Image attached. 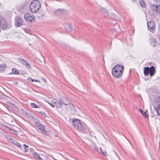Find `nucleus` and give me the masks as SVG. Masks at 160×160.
<instances>
[{
	"label": "nucleus",
	"instance_id": "f257e3e1",
	"mask_svg": "<svg viewBox=\"0 0 160 160\" xmlns=\"http://www.w3.org/2000/svg\"><path fill=\"white\" fill-rule=\"evenodd\" d=\"M72 122L73 127L77 130L84 133H88V129L85 128L81 123L79 119L73 118L72 120Z\"/></svg>",
	"mask_w": 160,
	"mask_h": 160
},
{
	"label": "nucleus",
	"instance_id": "f03ea898",
	"mask_svg": "<svg viewBox=\"0 0 160 160\" xmlns=\"http://www.w3.org/2000/svg\"><path fill=\"white\" fill-rule=\"evenodd\" d=\"M124 68V67L121 65L118 64L115 65L112 69V76L115 78H120L123 75Z\"/></svg>",
	"mask_w": 160,
	"mask_h": 160
},
{
	"label": "nucleus",
	"instance_id": "7ed1b4c3",
	"mask_svg": "<svg viewBox=\"0 0 160 160\" xmlns=\"http://www.w3.org/2000/svg\"><path fill=\"white\" fill-rule=\"evenodd\" d=\"M41 7V3L38 0H34L29 5V10L32 12L35 13L38 11Z\"/></svg>",
	"mask_w": 160,
	"mask_h": 160
},
{
	"label": "nucleus",
	"instance_id": "20e7f679",
	"mask_svg": "<svg viewBox=\"0 0 160 160\" xmlns=\"http://www.w3.org/2000/svg\"><path fill=\"white\" fill-rule=\"evenodd\" d=\"M0 27L2 30H6L11 28L12 24L10 22L7 23L4 18L0 15Z\"/></svg>",
	"mask_w": 160,
	"mask_h": 160
},
{
	"label": "nucleus",
	"instance_id": "39448f33",
	"mask_svg": "<svg viewBox=\"0 0 160 160\" xmlns=\"http://www.w3.org/2000/svg\"><path fill=\"white\" fill-rule=\"evenodd\" d=\"M155 72V69L153 66H152L150 68L148 67H145L143 69L144 75L147 76L149 74L150 76H153Z\"/></svg>",
	"mask_w": 160,
	"mask_h": 160
},
{
	"label": "nucleus",
	"instance_id": "423d86ee",
	"mask_svg": "<svg viewBox=\"0 0 160 160\" xmlns=\"http://www.w3.org/2000/svg\"><path fill=\"white\" fill-rule=\"evenodd\" d=\"M36 126L38 127L41 132L44 134H47V132L45 130L44 126L39 122H36L35 123Z\"/></svg>",
	"mask_w": 160,
	"mask_h": 160
},
{
	"label": "nucleus",
	"instance_id": "0eeeda50",
	"mask_svg": "<svg viewBox=\"0 0 160 160\" xmlns=\"http://www.w3.org/2000/svg\"><path fill=\"white\" fill-rule=\"evenodd\" d=\"M60 101L62 105H65L66 106L65 107H68V105L69 106L71 103L68 98L64 97H62L61 98Z\"/></svg>",
	"mask_w": 160,
	"mask_h": 160
},
{
	"label": "nucleus",
	"instance_id": "6e6552de",
	"mask_svg": "<svg viewBox=\"0 0 160 160\" xmlns=\"http://www.w3.org/2000/svg\"><path fill=\"white\" fill-rule=\"evenodd\" d=\"M23 22L21 18L19 17H16L15 18V25L16 27H19L22 26Z\"/></svg>",
	"mask_w": 160,
	"mask_h": 160
},
{
	"label": "nucleus",
	"instance_id": "1a4fd4ad",
	"mask_svg": "<svg viewBox=\"0 0 160 160\" xmlns=\"http://www.w3.org/2000/svg\"><path fill=\"white\" fill-rule=\"evenodd\" d=\"M150 8L155 13L160 14V5H152Z\"/></svg>",
	"mask_w": 160,
	"mask_h": 160
},
{
	"label": "nucleus",
	"instance_id": "9d476101",
	"mask_svg": "<svg viewBox=\"0 0 160 160\" xmlns=\"http://www.w3.org/2000/svg\"><path fill=\"white\" fill-rule=\"evenodd\" d=\"M147 26L148 29L152 32L154 30L155 26L153 21H150L147 22Z\"/></svg>",
	"mask_w": 160,
	"mask_h": 160
},
{
	"label": "nucleus",
	"instance_id": "9b49d317",
	"mask_svg": "<svg viewBox=\"0 0 160 160\" xmlns=\"http://www.w3.org/2000/svg\"><path fill=\"white\" fill-rule=\"evenodd\" d=\"M24 17L26 20L30 22H32L35 19V17L33 15H31L29 13H26L24 15Z\"/></svg>",
	"mask_w": 160,
	"mask_h": 160
},
{
	"label": "nucleus",
	"instance_id": "f8f14e48",
	"mask_svg": "<svg viewBox=\"0 0 160 160\" xmlns=\"http://www.w3.org/2000/svg\"><path fill=\"white\" fill-rule=\"evenodd\" d=\"M65 108L67 109H70L73 113L76 112V110L74 106L72 103L70 104L68 107H65Z\"/></svg>",
	"mask_w": 160,
	"mask_h": 160
},
{
	"label": "nucleus",
	"instance_id": "ddd939ff",
	"mask_svg": "<svg viewBox=\"0 0 160 160\" xmlns=\"http://www.w3.org/2000/svg\"><path fill=\"white\" fill-rule=\"evenodd\" d=\"M66 12V11L64 10L58 9L55 11L54 14L57 15H60L63 14L64 13Z\"/></svg>",
	"mask_w": 160,
	"mask_h": 160
},
{
	"label": "nucleus",
	"instance_id": "4468645a",
	"mask_svg": "<svg viewBox=\"0 0 160 160\" xmlns=\"http://www.w3.org/2000/svg\"><path fill=\"white\" fill-rule=\"evenodd\" d=\"M64 26L66 30H68L69 31H71L72 30V26L70 23H65L64 24Z\"/></svg>",
	"mask_w": 160,
	"mask_h": 160
},
{
	"label": "nucleus",
	"instance_id": "2eb2a0df",
	"mask_svg": "<svg viewBox=\"0 0 160 160\" xmlns=\"http://www.w3.org/2000/svg\"><path fill=\"white\" fill-rule=\"evenodd\" d=\"M149 42L151 45L153 47H155L156 45V40L155 38H151L149 39Z\"/></svg>",
	"mask_w": 160,
	"mask_h": 160
},
{
	"label": "nucleus",
	"instance_id": "dca6fc26",
	"mask_svg": "<svg viewBox=\"0 0 160 160\" xmlns=\"http://www.w3.org/2000/svg\"><path fill=\"white\" fill-rule=\"evenodd\" d=\"M22 112L23 114L27 117H28L30 118L31 117H32V116L31 115V113H30L29 112H26L24 110H23V109H22Z\"/></svg>",
	"mask_w": 160,
	"mask_h": 160
},
{
	"label": "nucleus",
	"instance_id": "f3484780",
	"mask_svg": "<svg viewBox=\"0 0 160 160\" xmlns=\"http://www.w3.org/2000/svg\"><path fill=\"white\" fill-rule=\"evenodd\" d=\"M61 102L60 100H57L55 104L54 105H55V107H56L57 108H59L61 107L62 106L61 103Z\"/></svg>",
	"mask_w": 160,
	"mask_h": 160
},
{
	"label": "nucleus",
	"instance_id": "a211bd4d",
	"mask_svg": "<svg viewBox=\"0 0 160 160\" xmlns=\"http://www.w3.org/2000/svg\"><path fill=\"white\" fill-rule=\"evenodd\" d=\"M139 3L141 7L143 8H145L146 7V3L143 0H140L139 1Z\"/></svg>",
	"mask_w": 160,
	"mask_h": 160
},
{
	"label": "nucleus",
	"instance_id": "6ab92c4d",
	"mask_svg": "<svg viewBox=\"0 0 160 160\" xmlns=\"http://www.w3.org/2000/svg\"><path fill=\"white\" fill-rule=\"evenodd\" d=\"M33 156L38 158L39 160H43V159L41 158L39 154L36 152H34L33 153Z\"/></svg>",
	"mask_w": 160,
	"mask_h": 160
},
{
	"label": "nucleus",
	"instance_id": "aec40b11",
	"mask_svg": "<svg viewBox=\"0 0 160 160\" xmlns=\"http://www.w3.org/2000/svg\"><path fill=\"white\" fill-rule=\"evenodd\" d=\"M18 59L19 60V62L22 64L23 65H25L26 64V63L27 62V61L26 60H25L23 59H22L21 58H19Z\"/></svg>",
	"mask_w": 160,
	"mask_h": 160
},
{
	"label": "nucleus",
	"instance_id": "412c9836",
	"mask_svg": "<svg viewBox=\"0 0 160 160\" xmlns=\"http://www.w3.org/2000/svg\"><path fill=\"white\" fill-rule=\"evenodd\" d=\"M156 111L157 114L160 116V104L157 106Z\"/></svg>",
	"mask_w": 160,
	"mask_h": 160
},
{
	"label": "nucleus",
	"instance_id": "4be33fe9",
	"mask_svg": "<svg viewBox=\"0 0 160 160\" xmlns=\"http://www.w3.org/2000/svg\"><path fill=\"white\" fill-rule=\"evenodd\" d=\"M139 111L140 112L142 115L145 118L147 117V116L146 112H143L142 110L141 109H139Z\"/></svg>",
	"mask_w": 160,
	"mask_h": 160
},
{
	"label": "nucleus",
	"instance_id": "5701e85b",
	"mask_svg": "<svg viewBox=\"0 0 160 160\" xmlns=\"http://www.w3.org/2000/svg\"><path fill=\"white\" fill-rule=\"evenodd\" d=\"M12 71L13 73L14 74H18L19 73V72L15 68H12Z\"/></svg>",
	"mask_w": 160,
	"mask_h": 160
},
{
	"label": "nucleus",
	"instance_id": "b1692460",
	"mask_svg": "<svg viewBox=\"0 0 160 160\" xmlns=\"http://www.w3.org/2000/svg\"><path fill=\"white\" fill-rule=\"evenodd\" d=\"M32 108H39V107L34 103H31L30 104Z\"/></svg>",
	"mask_w": 160,
	"mask_h": 160
},
{
	"label": "nucleus",
	"instance_id": "393cba45",
	"mask_svg": "<svg viewBox=\"0 0 160 160\" xmlns=\"http://www.w3.org/2000/svg\"><path fill=\"white\" fill-rule=\"evenodd\" d=\"M6 67V65L5 64H3L0 66L1 71V72L4 71V68Z\"/></svg>",
	"mask_w": 160,
	"mask_h": 160
},
{
	"label": "nucleus",
	"instance_id": "a878e982",
	"mask_svg": "<svg viewBox=\"0 0 160 160\" xmlns=\"http://www.w3.org/2000/svg\"><path fill=\"white\" fill-rule=\"evenodd\" d=\"M25 66L28 69H30L31 68L30 65L27 62L26 63V64Z\"/></svg>",
	"mask_w": 160,
	"mask_h": 160
},
{
	"label": "nucleus",
	"instance_id": "bb28decb",
	"mask_svg": "<svg viewBox=\"0 0 160 160\" xmlns=\"http://www.w3.org/2000/svg\"><path fill=\"white\" fill-rule=\"evenodd\" d=\"M14 145L19 148H20L21 147V145L19 142H17V141L15 142V143H14Z\"/></svg>",
	"mask_w": 160,
	"mask_h": 160
},
{
	"label": "nucleus",
	"instance_id": "cd10ccee",
	"mask_svg": "<svg viewBox=\"0 0 160 160\" xmlns=\"http://www.w3.org/2000/svg\"><path fill=\"white\" fill-rule=\"evenodd\" d=\"M6 138L8 139L10 142L13 139L10 136L8 135H7L6 136Z\"/></svg>",
	"mask_w": 160,
	"mask_h": 160
},
{
	"label": "nucleus",
	"instance_id": "c85d7f7f",
	"mask_svg": "<svg viewBox=\"0 0 160 160\" xmlns=\"http://www.w3.org/2000/svg\"><path fill=\"white\" fill-rule=\"evenodd\" d=\"M100 10L103 13H106L108 11L104 8H101L100 9Z\"/></svg>",
	"mask_w": 160,
	"mask_h": 160
},
{
	"label": "nucleus",
	"instance_id": "c756f323",
	"mask_svg": "<svg viewBox=\"0 0 160 160\" xmlns=\"http://www.w3.org/2000/svg\"><path fill=\"white\" fill-rule=\"evenodd\" d=\"M8 105H9L12 107V108H16V107L13 104L11 103H8Z\"/></svg>",
	"mask_w": 160,
	"mask_h": 160
},
{
	"label": "nucleus",
	"instance_id": "7c9ffc66",
	"mask_svg": "<svg viewBox=\"0 0 160 160\" xmlns=\"http://www.w3.org/2000/svg\"><path fill=\"white\" fill-rule=\"evenodd\" d=\"M100 151H101V152L103 155H104V156H106V154H107V152L106 151H105V152H103V151H102V149L101 148H100Z\"/></svg>",
	"mask_w": 160,
	"mask_h": 160
},
{
	"label": "nucleus",
	"instance_id": "2f4dec72",
	"mask_svg": "<svg viewBox=\"0 0 160 160\" xmlns=\"http://www.w3.org/2000/svg\"><path fill=\"white\" fill-rule=\"evenodd\" d=\"M57 100L55 99H53L52 100V103L54 105L56 103V102L57 101Z\"/></svg>",
	"mask_w": 160,
	"mask_h": 160
},
{
	"label": "nucleus",
	"instance_id": "473e14b6",
	"mask_svg": "<svg viewBox=\"0 0 160 160\" xmlns=\"http://www.w3.org/2000/svg\"><path fill=\"white\" fill-rule=\"evenodd\" d=\"M39 113L42 115H43L44 116H46V113L43 112H42V111L40 112Z\"/></svg>",
	"mask_w": 160,
	"mask_h": 160
},
{
	"label": "nucleus",
	"instance_id": "72a5a7b5",
	"mask_svg": "<svg viewBox=\"0 0 160 160\" xmlns=\"http://www.w3.org/2000/svg\"><path fill=\"white\" fill-rule=\"evenodd\" d=\"M28 81H31L32 82H34V80L33 79L31 78H28Z\"/></svg>",
	"mask_w": 160,
	"mask_h": 160
},
{
	"label": "nucleus",
	"instance_id": "f704fd0d",
	"mask_svg": "<svg viewBox=\"0 0 160 160\" xmlns=\"http://www.w3.org/2000/svg\"><path fill=\"white\" fill-rule=\"evenodd\" d=\"M48 103L52 107H55V105L53 104H52V103H50L49 102H48Z\"/></svg>",
	"mask_w": 160,
	"mask_h": 160
},
{
	"label": "nucleus",
	"instance_id": "c9c22d12",
	"mask_svg": "<svg viewBox=\"0 0 160 160\" xmlns=\"http://www.w3.org/2000/svg\"><path fill=\"white\" fill-rule=\"evenodd\" d=\"M5 127L7 129H8L10 131L12 130V129L8 127V126H5Z\"/></svg>",
	"mask_w": 160,
	"mask_h": 160
},
{
	"label": "nucleus",
	"instance_id": "e433bc0d",
	"mask_svg": "<svg viewBox=\"0 0 160 160\" xmlns=\"http://www.w3.org/2000/svg\"><path fill=\"white\" fill-rule=\"evenodd\" d=\"M158 40L160 41V33L158 34Z\"/></svg>",
	"mask_w": 160,
	"mask_h": 160
},
{
	"label": "nucleus",
	"instance_id": "4c0bfd02",
	"mask_svg": "<svg viewBox=\"0 0 160 160\" xmlns=\"http://www.w3.org/2000/svg\"><path fill=\"white\" fill-rule=\"evenodd\" d=\"M16 141V140H12V141H11V142L14 144V143H15V142Z\"/></svg>",
	"mask_w": 160,
	"mask_h": 160
},
{
	"label": "nucleus",
	"instance_id": "58836bf2",
	"mask_svg": "<svg viewBox=\"0 0 160 160\" xmlns=\"http://www.w3.org/2000/svg\"><path fill=\"white\" fill-rule=\"evenodd\" d=\"M23 146L25 148H28V146L25 144H24Z\"/></svg>",
	"mask_w": 160,
	"mask_h": 160
},
{
	"label": "nucleus",
	"instance_id": "ea45409f",
	"mask_svg": "<svg viewBox=\"0 0 160 160\" xmlns=\"http://www.w3.org/2000/svg\"><path fill=\"white\" fill-rule=\"evenodd\" d=\"M24 152H28V149H27L26 148H25Z\"/></svg>",
	"mask_w": 160,
	"mask_h": 160
},
{
	"label": "nucleus",
	"instance_id": "a19ab883",
	"mask_svg": "<svg viewBox=\"0 0 160 160\" xmlns=\"http://www.w3.org/2000/svg\"><path fill=\"white\" fill-rule=\"evenodd\" d=\"M42 79H43V81L45 82H46L47 81H46V80L45 78H42Z\"/></svg>",
	"mask_w": 160,
	"mask_h": 160
},
{
	"label": "nucleus",
	"instance_id": "79ce46f5",
	"mask_svg": "<svg viewBox=\"0 0 160 160\" xmlns=\"http://www.w3.org/2000/svg\"><path fill=\"white\" fill-rule=\"evenodd\" d=\"M34 81H35V82H40V81H39V80H37V79L35 80H34Z\"/></svg>",
	"mask_w": 160,
	"mask_h": 160
},
{
	"label": "nucleus",
	"instance_id": "37998d69",
	"mask_svg": "<svg viewBox=\"0 0 160 160\" xmlns=\"http://www.w3.org/2000/svg\"><path fill=\"white\" fill-rule=\"evenodd\" d=\"M155 1L158 2H160V0H155Z\"/></svg>",
	"mask_w": 160,
	"mask_h": 160
},
{
	"label": "nucleus",
	"instance_id": "c03bdc74",
	"mask_svg": "<svg viewBox=\"0 0 160 160\" xmlns=\"http://www.w3.org/2000/svg\"><path fill=\"white\" fill-rule=\"evenodd\" d=\"M113 31L114 32H115L116 31V30L115 28H114L113 29Z\"/></svg>",
	"mask_w": 160,
	"mask_h": 160
},
{
	"label": "nucleus",
	"instance_id": "a18cd8bd",
	"mask_svg": "<svg viewBox=\"0 0 160 160\" xmlns=\"http://www.w3.org/2000/svg\"><path fill=\"white\" fill-rule=\"evenodd\" d=\"M1 97V95L0 94V97Z\"/></svg>",
	"mask_w": 160,
	"mask_h": 160
}]
</instances>
